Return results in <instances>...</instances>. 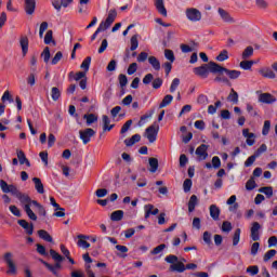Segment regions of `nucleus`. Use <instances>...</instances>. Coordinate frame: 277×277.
I'll list each match as a JSON object with an SVG mask.
<instances>
[{"label":"nucleus","instance_id":"4","mask_svg":"<svg viewBox=\"0 0 277 277\" xmlns=\"http://www.w3.org/2000/svg\"><path fill=\"white\" fill-rule=\"evenodd\" d=\"M185 14L186 18L190 21V23H198L202 21V13L196 8L186 9Z\"/></svg>","mask_w":277,"mask_h":277},{"label":"nucleus","instance_id":"27","mask_svg":"<svg viewBox=\"0 0 277 277\" xmlns=\"http://www.w3.org/2000/svg\"><path fill=\"white\" fill-rule=\"evenodd\" d=\"M124 217V211L122 210H116L111 213L110 220L113 222H120Z\"/></svg>","mask_w":277,"mask_h":277},{"label":"nucleus","instance_id":"14","mask_svg":"<svg viewBox=\"0 0 277 277\" xmlns=\"http://www.w3.org/2000/svg\"><path fill=\"white\" fill-rule=\"evenodd\" d=\"M154 5L157 12L161 14V16H168V10H166V4L163 3V0H154Z\"/></svg>","mask_w":277,"mask_h":277},{"label":"nucleus","instance_id":"6","mask_svg":"<svg viewBox=\"0 0 277 277\" xmlns=\"http://www.w3.org/2000/svg\"><path fill=\"white\" fill-rule=\"evenodd\" d=\"M158 134H159V127L157 126V123L149 126L145 130V137H147V140H148V142H150V144H154V142H157Z\"/></svg>","mask_w":277,"mask_h":277},{"label":"nucleus","instance_id":"38","mask_svg":"<svg viewBox=\"0 0 277 277\" xmlns=\"http://www.w3.org/2000/svg\"><path fill=\"white\" fill-rule=\"evenodd\" d=\"M90 64H92V57L88 56L80 65V68H82L84 72H88L90 70Z\"/></svg>","mask_w":277,"mask_h":277},{"label":"nucleus","instance_id":"16","mask_svg":"<svg viewBox=\"0 0 277 277\" xmlns=\"http://www.w3.org/2000/svg\"><path fill=\"white\" fill-rule=\"evenodd\" d=\"M17 223L26 230L27 235H34V224H29L26 220H18Z\"/></svg>","mask_w":277,"mask_h":277},{"label":"nucleus","instance_id":"41","mask_svg":"<svg viewBox=\"0 0 277 277\" xmlns=\"http://www.w3.org/2000/svg\"><path fill=\"white\" fill-rule=\"evenodd\" d=\"M51 96L53 101H60V96H62V92L57 87L52 88Z\"/></svg>","mask_w":277,"mask_h":277},{"label":"nucleus","instance_id":"22","mask_svg":"<svg viewBox=\"0 0 277 277\" xmlns=\"http://www.w3.org/2000/svg\"><path fill=\"white\" fill-rule=\"evenodd\" d=\"M32 182L35 184L36 192L44 194V184H42V180H40V177H34Z\"/></svg>","mask_w":277,"mask_h":277},{"label":"nucleus","instance_id":"42","mask_svg":"<svg viewBox=\"0 0 277 277\" xmlns=\"http://www.w3.org/2000/svg\"><path fill=\"white\" fill-rule=\"evenodd\" d=\"M252 66H254V61L240 62V68H242V70H250Z\"/></svg>","mask_w":277,"mask_h":277},{"label":"nucleus","instance_id":"5","mask_svg":"<svg viewBox=\"0 0 277 277\" xmlns=\"http://www.w3.org/2000/svg\"><path fill=\"white\" fill-rule=\"evenodd\" d=\"M214 72H217V75H223V72H225L229 79H239V77H241V71L235 69L230 70L226 67H222L221 65L216 66Z\"/></svg>","mask_w":277,"mask_h":277},{"label":"nucleus","instance_id":"26","mask_svg":"<svg viewBox=\"0 0 277 277\" xmlns=\"http://www.w3.org/2000/svg\"><path fill=\"white\" fill-rule=\"evenodd\" d=\"M38 235L40 239H43V241H48L49 243H53V237H51V234L49 232L41 229L38 232Z\"/></svg>","mask_w":277,"mask_h":277},{"label":"nucleus","instance_id":"32","mask_svg":"<svg viewBox=\"0 0 277 277\" xmlns=\"http://www.w3.org/2000/svg\"><path fill=\"white\" fill-rule=\"evenodd\" d=\"M102 120H103V124H104L103 130H104V131H111V129L114 128V124H110V126H109V123L111 122V121L109 120V117H108L107 115H104V116L102 117Z\"/></svg>","mask_w":277,"mask_h":277},{"label":"nucleus","instance_id":"8","mask_svg":"<svg viewBox=\"0 0 277 277\" xmlns=\"http://www.w3.org/2000/svg\"><path fill=\"white\" fill-rule=\"evenodd\" d=\"M242 136L246 137L247 146H254L256 144V134L250 132V129H243Z\"/></svg>","mask_w":277,"mask_h":277},{"label":"nucleus","instance_id":"61","mask_svg":"<svg viewBox=\"0 0 277 277\" xmlns=\"http://www.w3.org/2000/svg\"><path fill=\"white\" fill-rule=\"evenodd\" d=\"M9 211H11V213L15 215V217H21V210L18 209V207L10 206Z\"/></svg>","mask_w":277,"mask_h":277},{"label":"nucleus","instance_id":"23","mask_svg":"<svg viewBox=\"0 0 277 277\" xmlns=\"http://www.w3.org/2000/svg\"><path fill=\"white\" fill-rule=\"evenodd\" d=\"M220 213L221 211L215 205L210 206V216L212 217V220H214V222H217V220H220Z\"/></svg>","mask_w":277,"mask_h":277},{"label":"nucleus","instance_id":"45","mask_svg":"<svg viewBox=\"0 0 277 277\" xmlns=\"http://www.w3.org/2000/svg\"><path fill=\"white\" fill-rule=\"evenodd\" d=\"M164 57L168 60L171 64H174V52L172 50H164Z\"/></svg>","mask_w":277,"mask_h":277},{"label":"nucleus","instance_id":"50","mask_svg":"<svg viewBox=\"0 0 277 277\" xmlns=\"http://www.w3.org/2000/svg\"><path fill=\"white\" fill-rule=\"evenodd\" d=\"M256 187V182L254 181V177H251L247 183H246V189L248 192H252Z\"/></svg>","mask_w":277,"mask_h":277},{"label":"nucleus","instance_id":"63","mask_svg":"<svg viewBox=\"0 0 277 277\" xmlns=\"http://www.w3.org/2000/svg\"><path fill=\"white\" fill-rule=\"evenodd\" d=\"M137 72V63H132L128 67V75H135Z\"/></svg>","mask_w":277,"mask_h":277},{"label":"nucleus","instance_id":"1","mask_svg":"<svg viewBox=\"0 0 277 277\" xmlns=\"http://www.w3.org/2000/svg\"><path fill=\"white\" fill-rule=\"evenodd\" d=\"M118 16V12L116 9H111L108 12V15L105 21H102L95 30V32L91 36V42H94L96 40V37L102 32V31H107L114 25V22L116 21V17Z\"/></svg>","mask_w":277,"mask_h":277},{"label":"nucleus","instance_id":"33","mask_svg":"<svg viewBox=\"0 0 277 277\" xmlns=\"http://www.w3.org/2000/svg\"><path fill=\"white\" fill-rule=\"evenodd\" d=\"M172 101H174V96L166 95L159 105V109H163V107H168V105H170V103H172Z\"/></svg>","mask_w":277,"mask_h":277},{"label":"nucleus","instance_id":"55","mask_svg":"<svg viewBox=\"0 0 277 277\" xmlns=\"http://www.w3.org/2000/svg\"><path fill=\"white\" fill-rule=\"evenodd\" d=\"M258 158H259V157H258L255 154H253L252 156H250V157L245 161V167H246V168H250V166H252V164L256 161Z\"/></svg>","mask_w":277,"mask_h":277},{"label":"nucleus","instance_id":"9","mask_svg":"<svg viewBox=\"0 0 277 277\" xmlns=\"http://www.w3.org/2000/svg\"><path fill=\"white\" fill-rule=\"evenodd\" d=\"M207 150H209V146L205 144H201L199 147H197L195 155H197L198 161H205V159L209 157V153H207Z\"/></svg>","mask_w":277,"mask_h":277},{"label":"nucleus","instance_id":"43","mask_svg":"<svg viewBox=\"0 0 277 277\" xmlns=\"http://www.w3.org/2000/svg\"><path fill=\"white\" fill-rule=\"evenodd\" d=\"M50 255L54 261H56V263H62V261H64V256L60 255V253L53 249L50 250Z\"/></svg>","mask_w":277,"mask_h":277},{"label":"nucleus","instance_id":"46","mask_svg":"<svg viewBox=\"0 0 277 277\" xmlns=\"http://www.w3.org/2000/svg\"><path fill=\"white\" fill-rule=\"evenodd\" d=\"M269 129H272V122L269 120L264 121L262 135H269Z\"/></svg>","mask_w":277,"mask_h":277},{"label":"nucleus","instance_id":"15","mask_svg":"<svg viewBox=\"0 0 277 277\" xmlns=\"http://www.w3.org/2000/svg\"><path fill=\"white\" fill-rule=\"evenodd\" d=\"M19 45H21L23 55L24 56L27 55V53L29 51V38H27V36L21 37Z\"/></svg>","mask_w":277,"mask_h":277},{"label":"nucleus","instance_id":"36","mask_svg":"<svg viewBox=\"0 0 277 277\" xmlns=\"http://www.w3.org/2000/svg\"><path fill=\"white\" fill-rule=\"evenodd\" d=\"M130 44V51H135L140 47V41H137V35L131 37Z\"/></svg>","mask_w":277,"mask_h":277},{"label":"nucleus","instance_id":"13","mask_svg":"<svg viewBox=\"0 0 277 277\" xmlns=\"http://www.w3.org/2000/svg\"><path fill=\"white\" fill-rule=\"evenodd\" d=\"M144 211H145V220H148L150 215H158L159 214V209L155 208V206L148 203L144 206Z\"/></svg>","mask_w":277,"mask_h":277},{"label":"nucleus","instance_id":"39","mask_svg":"<svg viewBox=\"0 0 277 277\" xmlns=\"http://www.w3.org/2000/svg\"><path fill=\"white\" fill-rule=\"evenodd\" d=\"M260 194H265V196H267V198H272V196H274V188H272L271 186L268 187H262L259 189Z\"/></svg>","mask_w":277,"mask_h":277},{"label":"nucleus","instance_id":"21","mask_svg":"<svg viewBox=\"0 0 277 277\" xmlns=\"http://www.w3.org/2000/svg\"><path fill=\"white\" fill-rule=\"evenodd\" d=\"M227 101L233 103V105H237L239 103V93H237L235 89H232L229 95L227 96Z\"/></svg>","mask_w":277,"mask_h":277},{"label":"nucleus","instance_id":"53","mask_svg":"<svg viewBox=\"0 0 277 277\" xmlns=\"http://www.w3.org/2000/svg\"><path fill=\"white\" fill-rule=\"evenodd\" d=\"M192 185H193L192 180L186 179V180L184 181V183H183V189H184L185 194L192 192Z\"/></svg>","mask_w":277,"mask_h":277},{"label":"nucleus","instance_id":"2","mask_svg":"<svg viewBox=\"0 0 277 277\" xmlns=\"http://www.w3.org/2000/svg\"><path fill=\"white\" fill-rule=\"evenodd\" d=\"M16 198L19 200L29 220H32V222H36V220H38V216L36 215V213H34V210H31V207H34V203L36 202V200H31L29 195L23 194V193L17 194Z\"/></svg>","mask_w":277,"mask_h":277},{"label":"nucleus","instance_id":"31","mask_svg":"<svg viewBox=\"0 0 277 277\" xmlns=\"http://www.w3.org/2000/svg\"><path fill=\"white\" fill-rule=\"evenodd\" d=\"M149 172H157L159 170V160L157 158H149Z\"/></svg>","mask_w":277,"mask_h":277},{"label":"nucleus","instance_id":"47","mask_svg":"<svg viewBox=\"0 0 277 277\" xmlns=\"http://www.w3.org/2000/svg\"><path fill=\"white\" fill-rule=\"evenodd\" d=\"M41 56L43 57V62H45V64H49V60H51V50H49V47L44 48Z\"/></svg>","mask_w":277,"mask_h":277},{"label":"nucleus","instance_id":"11","mask_svg":"<svg viewBox=\"0 0 277 277\" xmlns=\"http://www.w3.org/2000/svg\"><path fill=\"white\" fill-rule=\"evenodd\" d=\"M250 230L252 241H259V239H261V234L259 233V230H261V224L253 222Z\"/></svg>","mask_w":277,"mask_h":277},{"label":"nucleus","instance_id":"48","mask_svg":"<svg viewBox=\"0 0 277 277\" xmlns=\"http://www.w3.org/2000/svg\"><path fill=\"white\" fill-rule=\"evenodd\" d=\"M164 261L166 263H170L171 265H174L177 263L179 261V256L174 255V254H170V255H167L164 258Z\"/></svg>","mask_w":277,"mask_h":277},{"label":"nucleus","instance_id":"37","mask_svg":"<svg viewBox=\"0 0 277 277\" xmlns=\"http://www.w3.org/2000/svg\"><path fill=\"white\" fill-rule=\"evenodd\" d=\"M241 239V229L237 228L234 233L233 237V246H239V241Z\"/></svg>","mask_w":277,"mask_h":277},{"label":"nucleus","instance_id":"7","mask_svg":"<svg viewBox=\"0 0 277 277\" xmlns=\"http://www.w3.org/2000/svg\"><path fill=\"white\" fill-rule=\"evenodd\" d=\"M94 135H96V131H94V129L92 128H87L84 130H80L79 131V137L82 141V144H90L92 137H94Z\"/></svg>","mask_w":277,"mask_h":277},{"label":"nucleus","instance_id":"19","mask_svg":"<svg viewBox=\"0 0 277 277\" xmlns=\"http://www.w3.org/2000/svg\"><path fill=\"white\" fill-rule=\"evenodd\" d=\"M219 14H220L222 21H224V23H235V19L230 16V14L228 12H226V10L220 8Z\"/></svg>","mask_w":277,"mask_h":277},{"label":"nucleus","instance_id":"58","mask_svg":"<svg viewBox=\"0 0 277 277\" xmlns=\"http://www.w3.org/2000/svg\"><path fill=\"white\" fill-rule=\"evenodd\" d=\"M53 42V30H48L44 37V44H51Z\"/></svg>","mask_w":277,"mask_h":277},{"label":"nucleus","instance_id":"28","mask_svg":"<svg viewBox=\"0 0 277 277\" xmlns=\"http://www.w3.org/2000/svg\"><path fill=\"white\" fill-rule=\"evenodd\" d=\"M142 140V136L140 134H134L131 136V138L124 140L126 146H133L134 144H137Z\"/></svg>","mask_w":277,"mask_h":277},{"label":"nucleus","instance_id":"54","mask_svg":"<svg viewBox=\"0 0 277 277\" xmlns=\"http://www.w3.org/2000/svg\"><path fill=\"white\" fill-rule=\"evenodd\" d=\"M199 105H209V97L205 94H200L197 98Z\"/></svg>","mask_w":277,"mask_h":277},{"label":"nucleus","instance_id":"44","mask_svg":"<svg viewBox=\"0 0 277 277\" xmlns=\"http://www.w3.org/2000/svg\"><path fill=\"white\" fill-rule=\"evenodd\" d=\"M32 207H36L38 209L39 215H42L43 217L47 216V210L42 205H40L38 201H35Z\"/></svg>","mask_w":277,"mask_h":277},{"label":"nucleus","instance_id":"52","mask_svg":"<svg viewBox=\"0 0 277 277\" xmlns=\"http://www.w3.org/2000/svg\"><path fill=\"white\" fill-rule=\"evenodd\" d=\"M119 84L121 88H126L127 83H129V79L127 78V75L120 74L119 77Z\"/></svg>","mask_w":277,"mask_h":277},{"label":"nucleus","instance_id":"30","mask_svg":"<svg viewBox=\"0 0 277 277\" xmlns=\"http://www.w3.org/2000/svg\"><path fill=\"white\" fill-rule=\"evenodd\" d=\"M148 62L150 66L154 68V70H161V63L159 62V60H157V57L149 56Z\"/></svg>","mask_w":277,"mask_h":277},{"label":"nucleus","instance_id":"20","mask_svg":"<svg viewBox=\"0 0 277 277\" xmlns=\"http://www.w3.org/2000/svg\"><path fill=\"white\" fill-rule=\"evenodd\" d=\"M170 272H177L179 274H183V272H185V264L177 260L175 264H171Z\"/></svg>","mask_w":277,"mask_h":277},{"label":"nucleus","instance_id":"18","mask_svg":"<svg viewBox=\"0 0 277 277\" xmlns=\"http://www.w3.org/2000/svg\"><path fill=\"white\" fill-rule=\"evenodd\" d=\"M259 72L262 77H265L266 79H276V74L268 67L260 69Z\"/></svg>","mask_w":277,"mask_h":277},{"label":"nucleus","instance_id":"29","mask_svg":"<svg viewBox=\"0 0 277 277\" xmlns=\"http://www.w3.org/2000/svg\"><path fill=\"white\" fill-rule=\"evenodd\" d=\"M17 158H18V161H19L21 166H25L26 164L28 168H29V166H31L23 150H18L17 151Z\"/></svg>","mask_w":277,"mask_h":277},{"label":"nucleus","instance_id":"24","mask_svg":"<svg viewBox=\"0 0 277 277\" xmlns=\"http://www.w3.org/2000/svg\"><path fill=\"white\" fill-rule=\"evenodd\" d=\"M83 119L87 120V127H92L94 122H98V116L94 114L84 115Z\"/></svg>","mask_w":277,"mask_h":277},{"label":"nucleus","instance_id":"40","mask_svg":"<svg viewBox=\"0 0 277 277\" xmlns=\"http://www.w3.org/2000/svg\"><path fill=\"white\" fill-rule=\"evenodd\" d=\"M155 110H150L149 114L143 115L138 121V127H144V124H146V120H148V118H153Z\"/></svg>","mask_w":277,"mask_h":277},{"label":"nucleus","instance_id":"3","mask_svg":"<svg viewBox=\"0 0 277 277\" xmlns=\"http://www.w3.org/2000/svg\"><path fill=\"white\" fill-rule=\"evenodd\" d=\"M216 66H220V65L215 62H210L199 67H195L193 69V72H195V75H197V77H200L201 79H207V77H209V72H212V75H217V71H214Z\"/></svg>","mask_w":277,"mask_h":277},{"label":"nucleus","instance_id":"64","mask_svg":"<svg viewBox=\"0 0 277 277\" xmlns=\"http://www.w3.org/2000/svg\"><path fill=\"white\" fill-rule=\"evenodd\" d=\"M247 273L250 274V276H256V274H259V266H249Z\"/></svg>","mask_w":277,"mask_h":277},{"label":"nucleus","instance_id":"56","mask_svg":"<svg viewBox=\"0 0 277 277\" xmlns=\"http://www.w3.org/2000/svg\"><path fill=\"white\" fill-rule=\"evenodd\" d=\"M1 101L2 103H5V101H9V103H14V100L12 98V94H10V91H4Z\"/></svg>","mask_w":277,"mask_h":277},{"label":"nucleus","instance_id":"59","mask_svg":"<svg viewBox=\"0 0 277 277\" xmlns=\"http://www.w3.org/2000/svg\"><path fill=\"white\" fill-rule=\"evenodd\" d=\"M222 230L223 233H230V230H233V225L230 224V222L228 221L223 222Z\"/></svg>","mask_w":277,"mask_h":277},{"label":"nucleus","instance_id":"62","mask_svg":"<svg viewBox=\"0 0 277 277\" xmlns=\"http://www.w3.org/2000/svg\"><path fill=\"white\" fill-rule=\"evenodd\" d=\"M62 57H64V54H62V52L58 51L55 54V56L52 58V66H55L56 64H58Z\"/></svg>","mask_w":277,"mask_h":277},{"label":"nucleus","instance_id":"35","mask_svg":"<svg viewBox=\"0 0 277 277\" xmlns=\"http://www.w3.org/2000/svg\"><path fill=\"white\" fill-rule=\"evenodd\" d=\"M252 55H254V48L249 45L242 52V60H248V57H252Z\"/></svg>","mask_w":277,"mask_h":277},{"label":"nucleus","instance_id":"34","mask_svg":"<svg viewBox=\"0 0 277 277\" xmlns=\"http://www.w3.org/2000/svg\"><path fill=\"white\" fill-rule=\"evenodd\" d=\"M166 248H168V246H166V243H161V245L155 247L150 251V254H153V255L161 254L166 250Z\"/></svg>","mask_w":277,"mask_h":277},{"label":"nucleus","instance_id":"17","mask_svg":"<svg viewBox=\"0 0 277 277\" xmlns=\"http://www.w3.org/2000/svg\"><path fill=\"white\" fill-rule=\"evenodd\" d=\"M26 14H34L36 12V0H24Z\"/></svg>","mask_w":277,"mask_h":277},{"label":"nucleus","instance_id":"10","mask_svg":"<svg viewBox=\"0 0 277 277\" xmlns=\"http://www.w3.org/2000/svg\"><path fill=\"white\" fill-rule=\"evenodd\" d=\"M4 262L9 267L8 274H16V264H14V260H12V253L6 252L4 254Z\"/></svg>","mask_w":277,"mask_h":277},{"label":"nucleus","instance_id":"57","mask_svg":"<svg viewBox=\"0 0 277 277\" xmlns=\"http://www.w3.org/2000/svg\"><path fill=\"white\" fill-rule=\"evenodd\" d=\"M274 256H276V250L272 249V250L267 251V252L264 254V261H265V263H267V261H269L271 259H274Z\"/></svg>","mask_w":277,"mask_h":277},{"label":"nucleus","instance_id":"60","mask_svg":"<svg viewBox=\"0 0 277 277\" xmlns=\"http://www.w3.org/2000/svg\"><path fill=\"white\" fill-rule=\"evenodd\" d=\"M77 246L78 248H83L84 250H88V248H90V242L83 240V238H79Z\"/></svg>","mask_w":277,"mask_h":277},{"label":"nucleus","instance_id":"12","mask_svg":"<svg viewBox=\"0 0 277 277\" xmlns=\"http://www.w3.org/2000/svg\"><path fill=\"white\" fill-rule=\"evenodd\" d=\"M260 103H264L266 105H272V103H276V98L271 93H262L259 95Z\"/></svg>","mask_w":277,"mask_h":277},{"label":"nucleus","instance_id":"51","mask_svg":"<svg viewBox=\"0 0 277 277\" xmlns=\"http://www.w3.org/2000/svg\"><path fill=\"white\" fill-rule=\"evenodd\" d=\"M226 60H228V51L223 50V51L216 56V61H217V62H226Z\"/></svg>","mask_w":277,"mask_h":277},{"label":"nucleus","instance_id":"25","mask_svg":"<svg viewBox=\"0 0 277 277\" xmlns=\"http://www.w3.org/2000/svg\"><path fill=\"white\" fill-rule=\"evenodd\" d=\"M198 205V197L196 195H192L188 201V211L189 213H194L196 210V206Z\"/></svg>","mask_w":277,"mask_h":277},{"label":"nucleus","instance_id":"49","mask_svg":"<svg viewBox=\"0 0 277 277\" xmlns=\"http://www.w3.org/2000/svg\"><path fill=\"white\" fill-rule=\"evenodd\" d=\"M179 85H181V79L174 78L172 83H171V87H170V92L171 93L176 92V89L179 88Z\"/></svg>","mask_w":277,"mask_h":277}]
</instances>
